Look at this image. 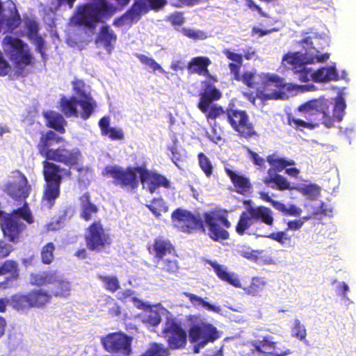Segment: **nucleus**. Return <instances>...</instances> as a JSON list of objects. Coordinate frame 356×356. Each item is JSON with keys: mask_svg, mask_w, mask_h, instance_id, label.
<instances>
[{"mask_svg": "<svg viewBox=\"0 0 356 356\" xmlns=\"http://www.w3.org/2000/svg\"><path fill=\"white\" fill-rule=\"evenodd\" d=\"M305 53L289 52L284 56L282 63L291 67L296 78L302 82L310 80L315 82H328L337 79L338 74L334 66L323 67L316 71L307 67V64L325 62L330 58L327 53L321 54L325 40L317 35L307 36L302 41Z\"/></svg>", "mask_w": 356, "mask_h": 356, "instance_id": "nucleus-1", "label": "nucleus"}, {"mask_svg": "<svg viewBox=\"0 0 356 356\" xmlns=\"http://www.w3.org/2000/svg\"><path fill=\"white\" fill-rule=\"evenodd\" d=\"M345 108L343 99L339 97L336 99L334 105L328 99L320 98L305 103L298 108V110L310 117L319 113L321 115L322 124L326 127H331L335 121L340 122L342 120Z\"/></svg>", "mask_w": 356, "mask_h": 356, "instance_id": "nucleus-2", "label": "nucleus"}, {"mask_svg": "<svg viewBox=\"0 0 356 356\" xmlns=\"http://www.w3.org/2000/svg\"><path fill=\"white\" fill-rule=\"evenodd\" d=\"M115 10L116 6L107 0H95V3L79 6L70 23L92 29L97 23L111 17Z\"/></svg>", "mask_w": 356, "mask_h": 356, "instance_id": "nucleus-3", "label": "nucleus"}, {"mask_svg": "<svg viewBox=\"0 0 356 356\" xmlns=\"http://www.w3.org/2000/svg\"><path fill=\"white\" fill-rule=\"evenodd\" d=\"M243 82L250 88H256L258 95L264 99L281 98L278 90L286 86L284 80L274 74H257L253 72H245L242 76Z\"/></svg>", "mask_w": 356, "mask_h": 356, "instance_id": "nucleus-4", "label": "nucleus"}, {"mask_svg": "<svg viewBox=\"0 0 356 356\" xmlns=\"http://www.w3.org/2000/svg\"><path fill=\"white\" fill-rule=\"evenodd\" d=\"M60 139V138L57 137L54 131H49L40 138V143L38 145L39 152L47 160L60 162L68 167L76 165L81 158V153L78 149L58 147L54 149L49 148L54 141L58 142Z\"/></svg>", "mask_w": 356, "mask_h": 356, "instance_id": "nucleus-5", "label": "nucleus"}, {"mask_svg": "<svg viewBox=\"0 0 356 356\" xmlns=\"http://www.w3.org/2000/svg\"><path fill=\"white\" fill-rule=\"evenodd\" d=\"M33 217L26 205L14 210L11 213L0 211V223L3 234L13 243H17L19 236L25 228L24 222H33Z\"/></svg>", "mask_w": 356, "mask_h": 356, "instance_id": "nucleus-6", "label": "nucleus"}, {"mask_svg": "<svg viewBox=\"0 0 356 356\" xmlns=\"http://www.w3.org/2000/svg\"><path fill=\"white\" fill-rule=\"evenodd\" d=\"M70 175V171L47 161H43V174L46 181V188L42 198V205L50 209L54 200L58 197L61 175Z\"/></svg>", "mask_w": 356, "mask_h": 356, "instance_id": "nucleus-7", "label": "nucleus"}, {"mask_svg": "<svg viewBox=\"0 0 356 356\" xmlns=\"http://www.w3.org/2000/svg\"><path fill=\"white\" fill-rule=\"evenodd\" d=\"M221 337V332L212 324L207 322H199L192 325L189 331V339L194 344L193 350L200 352L209 343H214Z\"/></svg>", "mask_w": 356, "mask_h": 356, "instance_id": "nucleus-8", "label": "nucleus"}, {"mask_svg": "<svg viewBox=\"0 0 356 356\" xmlns=\"http://www.w3.org/2000/svg\"><path fill=\"white\" fill-rule=\"evenodd\" d=\"M142 167L123 168L118 165H108L102 175L113 179V183L122 188L135 189L138 186V177L140 178Z\"/></svg>", "mask_w": 356, "mask_h": 356, "instance_id": "nucleus-9", "label": "nucleus"}, {"mask_svg": "<svg viewBox=\"0 0 356 356\" xmlns=\"http://www.w3.org/2000/svg\"><path fill=\"white\" fill-rule=\"evenodd\" d=\"M166 3V0H135L131 8L120 18L115 19L113 24L118 26H129L138 22L150 9L159 10Z\"/></svg>", "mask_w": 356, "mask_h": 356, "instance_id": "nucleus-10", "label": "nucleus"}, {"mask_svg": "<svg viewBox=\"0 0 356 356\" xmlns=\"http://www.w3.org/2000/svg\"><path fill=\"white\" fill-rule=\"evenodd\" d=\"M204 222L209 230V236L214 241L228 238L229 233L225 228H229L231 223L227 220V212L222 210H215L205 213Z\"/></svg>", "mask_w": 356, "mask_h": 356, "instance_id": "nucleus-11", "label": "nucleus"}, {"mask_svg": "<svg viewBox=\"0 0 356 356\" xmlns=\"http://www.w3.org/2000/svg\"><path fill=\"white\" fill-rule=\"evenodd\" d=\"M4 50L19 70L31 62V56L26 44L21 40L12 36L3 39Z\"/></svg>", "mask_w": 356, "mask_h": 356, "instance_id": "nucleus-12", "label": "nucleus"}, {"mask_svg": "<svg viewBox=\"0 0 356 356\" xmlns=\"http://www.w3.org/2000/svg\"><path fill=\"white\" fill-rule=\"evenodd\" d=\"M133 304L137 308L143 309L138 314L137 318L147 325L156 326L161 323L162 318H164L166 322L168 319L173 318L166 309L159 306L151 307L137 298H133Z\"/></svg>", "mask_w": 356, "mask_h": 356, "instance_id": "nucleus-13", "label": "nucleus"}, {"mask_svg": "<svg viewBox=\"0 0 356 356\" xmlns=\"http://www.w3.org/2000/svg\"><path fill=\"white\" fill-rule=\"evenodd\" d=\"M86 240L90 250L100 251L110 243L108 235L104 230L99 222L92 223L87 229Z\"/></svg>", "mask_w": 356, "mask_h": 356, "instance_id": "nucleus-14", "label": "nucleus"}, {"mask_svg": "<svg viewBox=\"0 0 356 356\" xmlns=\"http://www.w3.org/2000/svg\"><path fill=\"white\" fill-rule=\"evenodd\" d=\"M163 332L171 348H181L185 346L186 334L175 322L174 318L164 323Z\"/></svg>", "mask_w": 356, "mask_h": 356, "instance_id": "nucleus-15", "label": "nucleus"}, {"mask_svg": "<svg viewBox=\"0 0 356 356\" xmlns=\"http://www.w3.org/2000/svg\"><path fill=\"white\" fill-rule=\"evenodd\" d=\"M172 220L174 226L184 232H191L202 225V220L199 217L186 210L180 209L172 213Z\"/></svg>", "mask_w": 356, "mask_h": 356, "instance_id": "nucleus-16", "label": "nucleus"}, {"mask_svg": "<svg viewBox=\"0 0 356 356\" xmlns=\"http://www.w3.org/2000/svg\"><path fill=\"white\" fill-rule=\"evenodd\" d=\"M72 84L76 95L74 97L79 99V107L82 111L80 116L85 120L88 119L96 107V102L87 92L86 85L82 81H74Z\"/></svg>", "mask_w": 356, "mask_h": 356, "instance_id": "nucleus-17", "label": "nucleus"}, {"mask_svg": "<svg viewBox=\"0 0 356 356\" xmlns=\"http://www.w3.org/2000/svg\"><path fill=\"white\" fill-rule=\"evenodd\" d=\"M232 128L242 136L250 137L255 134L253 126L250 122L246 113L242 111H229L226 114Z\"/></svg>", "mask_w": 356, "mask_h": 356, "instance_id": "nucleus-18", "label": "nucleus"}, {"mask_svg": "<svg viewBox=\"0 0 356 356\" xmlns=\"http://www.w3.org/2000/svg\"><path fill=\"white\" fill-rule=\"evenodd\" d=\"M105 349L108 352L128 355L131 353V338L122 333H112L102 339Z\"/></svg>", "mask_w": 356, "mask_h": 356, "instance_id": "nucleus-19", "label": "nucleus"}, {"mask_svg": "<svg viewBox=\"0 0 356 356\" xmlns=\"http://www.w3.org/2000/svg\"><path fill=\"white\" fill-rule=\"evenodd\" d=\"M7 191L13 199H25L29 195L31 187L28 185L25 176L20 172L15 171L8 184Z\"/></svg>", "mask_w": 356, "mask_h": 356, "instance_id": "nucleus-20", "label": "nucleus"}, {"mask_svg": "<svg viewBox=\"0 0 356 356\" xmlns=\"http://www.w3.org/2000/svg\"><path fill=\"white\" fill-rule=\"evenodd\" d=\"M140 181L143 188L147 189L151 193H153L159 186L167 188L169 186V181L165 177L143 168L140 172Z\"/></svg>", "mask_w": 356, "mask_h": 356, "instance_id": "nucleus-21", "label": "nucleus"}, {"mask_svg": "<svg viewBox=\"0 0 356 356\" xmlns=\"http://www.w3.org/2000/svg\"><path fill=\"white\" fill-rule=\"evenodd\" d=\"M116 40V34L110 26L106 25L101 28L95 39V43L97 47L104 48L110 54L114 47Z\"/></svg>", "mask_w": 356, "mask_h": 356, "instance_id": "nucleus-22", "label": "nucleus"}, {"mask_svg": "<svg viewBox=\"0 0 356 356\" xmlns=\"http://www.w3.org/2000/svg\"><path fill=\"white\" fill-rule=\"evenodd\" d=\"M203 83L204 88L200 94V98L198 108L202 112L206 113L211 103L214 100L220 99L221 94L218 90L207 81H204Z\"/></svg>", "mask_w": 356, "mask_h": 356, "instance_id": "nucleus-23", "label": "nucleus"}, {"mask_svg": "<svg viewBox=\"0 0 356 356\" xmlns=\"http://www.w3.org/2000/svg\"><path fill=\"white\" fill-rule=\"evenodd\" d=\"M183 295L188 298L191 303L197 309L203 308L209 312L223 314L222 309L218 305L211 304L201 297L191 293L184 292Z\"/></svg>", "mask_w": 356, "mask_h": 356, "instance_id": "nucleus-24", "label": "nucleus"}, {"mask_svg": "<svg viewBox=\"0 0 356 356\" xmlns=\"http://www.w3.org/2000/svg\"><path fill=\"white\" fill-rule=\"evenodd\" d=\"M56 274L55 270L33 273L30 275L29 281L32 285L51 286L57 280Z\"/></svg>", "mask_w": 356, "mask_h": 356, "instance_id": "nucleus-25", "label": "nucleus"}, {"mask_svg": "<svg viewBox=\"0 0 356 356\" xmlns=\"http://www.w3.org/2000/svg\"><path fill=\"white\" fill-rule=\"evenodd\" d=\"M207 263L213 268L220 280L226 281L236 287H241L239 279L234 273H229L226 266L211 261H207Z\"/></svg>", "mask_w": 356, "mask_h": 356, "instance_id": "nucleus-26", "label": "nucleus"}, {"mask_svg": "<svg viewBox=\"0 0 356 356\" xmlns=\"http://www.w3.org/2000/svg\"><path fill=\"white\" fill-rule=\"evenodd\" d=\"M211 64L209 58L198 56L192 58L188 64V70L190 73H196L202 76H210L208 66Z\"/></svg>", "mask_w": 356, "mask_h": 356, "instance_id": "nucleus-27", "label": "nucleus"}, {"mask_svg": "<svg viewBox=\"0 0 356 356\" xmlns=\"http://www.w3.org/2000/svg\"><path fill=\"white\" fill-rule=\"evenodd\" d=\"M9 305L17 312L26 314L31 308L29 294L21 293L13 295L9 298Z\"/></svg>", "mask_w": 356, "mask_h": 356, "instance_id": "nucleus-28", "label": "nucleus"}, {"mask_svg": "<svg viewBox=\"0 0 356 356\" xmlns=\"http://www.w3.org/2000/svg\"><path fill=\"white\" fill-rule=\"evenodd\" d=\"M79 106V99L75 97L70 98L63 97L60 101V108L61 111L66 115V117H72L80 115L82 112L80 108V111L78 110L77 106Z\"/></svg>", "mask_w": 356, "mask_h": 356, "instance_id": "nucleus-29", "label": "nucleus"}, {"mask_svg": "<svg viewBox=\"0 0 356 356\" xmlns=\"http://www.w3.org/2000/svg\"><path fill=\"white\" fill-rule=\"evenodd\" d=\"M56 281L50 286L49 293L58 297H67L70 294L71 284L60 274H56Z\"/></svg>", "mask_w": 356, "mask_h": 356, "instance_id": "nucleus-30", "label": "nucleus"}, {"mask_svg": "<svg viewBox=\"0 0 356 356\" xmlns=\"http://www.w3.org/2000/svg\"><path fill=\"white\" fill-rule=\"evenodd\" d=\"M255 220H257V219L256 217H254V207L248 203L246 211H244L241 216L240 220L236 228V232L239 234H243L244 232L248 228H249Z\"/></svg>", "mask_w": 356, "mask_h": 356, "instance_id": "nucleus-31", "label": "nucleus"}, {"mask_svg": "<svg viewBox=\"0 0 356 356\" xmlns=\"http://www.w3.org/2000/svg\"><path fill=\"white\" fill-rule=\"evenodd\" d=\"M24 24L26 29L27 37L34 42L38 51H41V48L43 45L44 41L38 34V23L32 19L27 18L25 19Z\"/></svg>", "mask_w": 356, "mask_h": 356, "instance_id": "nucleus-32", "label": "nucleus"}, {"mask_svg": "<svg viewBox=\"0 0 356 356\" xmlns=\"http://www.w3.org/2000/svg\"><path fill=\"white\" fill-rule=\"evenodd\" d=\"M30 303L32 307H42L49 302L51 295L44 289H34L29 293Z\"/></svg>", "mask_w": 356, "mask_h": 356, "instance_id": "nucleus-33", "label": "nucleus"}, {"mask_svg": "<svg viewBox=\"0 0 356 356\" xmlns=\"http://www.w3.org/2000/svg\"><path fill=\"white\" fill-rule=\"evenodd\" d=\"M154 251L156 261L175 253V250L170 241L156 239L154 244Z\"/></svg>", "mask_w": 356, "mask_h": 356, "instance_id": "nucleus-34", "label": "nucleus"}, {"mask_svg": "<svg viewBox=\"0 0 356 356\" xmlns=\"http://www.w3.org/2000/svg\"><path fill=\"white\" fill-rule=\"evenodd\" d=\"M44 117L47 120V124L50 127L60 133L65 131L64 127L66 124V121L60 114L55 111H47L44 113Z\"/></svg>", "mask_w": 356, "mask_h": 356, "instance_id": "nucleus-35", "label": "nucleus"}, {"mask_svg": "<svg viewBox=\"0 0 356 356\" xmlns=\"http://www.w3.org/2000/svg\"><path fill=\"white\" fill-rule=\"evenodd\" d=\"M226 172L232 179L234 186L237 188V191L241 193L248 192L250 188V183L249 180L242 176L236 174L231 170L227 169Z\"/></svg>", "mask_w": 356, "mask_h": 356, "instance_id": "nucleus-36", "label": "nucleus"}, {"mask_svg": "<svg viewBox=\"0 0 356 356\" xmlns=\"http://www.w3.org/2000/svg\"><path fill=\"white\" fill-rule=\"evenodd\" d=\"M81 216L86 220H90L98 211V208L90 201L89 195L86 193L81 198Z\"/></svg>", "mask_w": 356, "mask_h": 356, "instance_id": "nucleus-37", "label": "nucleus"}, {"mask_svg": "<svg viewBox=\"0 0 356 356\" xmlns=\"http://www.w3.org/2000/svg\"><path fill=\"white\" fill-rule=\"evenodd\" d=\"M157 266L161 270L169 273H175L179 269V263L175 253L156 261Z\"/></svg>", "mask_w": 356, "mask_h": 356, "instance_id": "nucleus-38", "label": "nucleus"}, {"mask_svg": "<svg viewBox=\"0 0 356 356\" xmlns=\"http://www.w3.org/2000/svg\"><path fill=\"white\" fill-rule=\"evenodd\" d=\"M136 56L142 64L149 67L152 72L159 71L166 78H169L168 73L152 58L141 54H136Z\"/></svg>", "mask_w": 356, "mask_h": 356, "instance_id": "nucleus-39", "label": "nucleus"}, {"mask_svg": "<svg viewBox=\"0 0 356 356\" xmlns=\"http://www.w3.org/2000/svg\"><path fill=\"white\" fill-rule=\"evenodd\" d=\"M254 217L257 220L261 219L263 222L268 225L273 224L274 218L273 216V211L265 207H254Z\"/></svg>", "mask_w": 356, "mask_h": 356, "instance_id": "nucleus-40", "label": "nucleus"}, {"mask_svg": "<svg viewBox=\"0 0 356 356\" xmlns=\"http://www.w3.org/2000/svg\"><path fill=\"white\" fill-rule=\"evenodd\" d=\"M99 280L103 283L104 288L112 293L115 292L120 288L118 277L115 275H98Z\"/></svg>", "mask_w": 356, "mask_h": 356, "instance_id": "nucleus-41", "label": "nucleus"}, {"mask_svg": "<svg viewBox=\"0 0 356 356\" xmlns=\"http://www.w3.org/2000/svg\"><path fill=\"white\" fill-rule=\"evenodd\" d=\"M297 189L310 200H316L321 194V188L316 184H303L298 186Z\"/></svg>", "mask_w": 356, "mask_h": 356, "instance_id": "nucleus-42", "label": "nucleus"}, {"mask_svg": "<svg viewBox=\"0 0 356 356\" xmlns=\"http://www.w3.org/2000/svg\"><path fill=\"white\" fill-rule=\"evenodd\" d=\"M273 207L284 214L293 216H300L302 213V209L293 204L285 205L280 202H273Z\"/></svg>", "mask_w": 356, "mask_h": 356, "instance_id": "nucleus-43", "label": "nucleus"}, {"mask_svg": "<svg viewBox=\"0 0 356 356\" xmlns=\"http://www.w3.org/2000/svg\"><path fill=\"white\" fill-rule=\"evenodd\" d=\"M266 284L265 280L262 277H254L250 286L245 288V292L251 296H257L262 291Z\"/></svg>", "mask_w": 356, "mask_h": 356, "instance_id": "nucleus-44", "label": "nucleus"}, {"mask_svg": "<svg viewBox=\"0 0 356 356\" xmlns=\"http://www.w3.org/2000/svg\"><path fill=\"white\" fill-rule=\"evenodd\" d=\"M141 356H169V351L163 345L154 343Z\"/></svg>", "mask_w": 356, "mask_h": 356, "instance_id": "nucleus-45", "label": "nucleus"}, {"mask_svg": "<svg viewBox=\"0 0 356 356\" xmlns=\"http://www.w3.org/2000/svg\"><path fill=\"white\" fill-rule=\"evenodd\" d=\"M310 118H308V117H306V119H307V122L304 121L300 119H296V118H289V122L290 125L295 127L296 128L302 129V128H307L309 129H312L318 126V123L313 120L312 117L309 116Z\"/></svg>", "mask_w": 356, "mask_h": 356, "instance_id": "nucleus-46", "label": "nucleus"}, {"mask_svg": "<svg viewBox=\"0 0 356 356\" xmlns=\"http://www.w3.org/2000/svg\"><path fill=\"white\" fill-rule=\"evenodd\" d=\"M291 335L300 341H304L307 336L305 326L298 318L294 319L291 327Z\"/></svg>", "mask_w": 356, "mask_h": 356, "instance_id": "nucleus-47", "label": "nucleus"}, {"mask_svg": "<svg viewBox=\"0 0 356 356\" xmlns=\"http://www.w3.org/2000/svg\"><path fill=\"white\" fill-rule=\"evenodd\" d=\"M267 161L277 171H282L286 165H293L295 164V162L292 160L288 161L273 155L268 156Z\"/></svg>", "mask_w": 356, "mask_h": 356, "instance_id": "nucleus-48", "label": "nucleus"}, {"mask_svg": "<svg viewBox=\"0 0 356 356\" xmlns=\"http://www.w3.org/2000/svg\"><path fill=\"white\" fill-rule=\"evenodd\" d=\"M9 273L14 279H17V264L12 260L6 261L3 266L0 267V275Z\"/></svg>", "mask_w": 356, "mask_h": 356, "instance_id": "nucleus-49", "label": "nucleus"}, {"mask_svg": "<svg viewBox=\"0 0 356 356\" xmlns=\"http://www.w3.org/2000/svg\"><path fill=\"white\" fill-rule=\"evenodd\" d=\"M305 207L307 208L308 211L312 212L314 216L321 213L324 214L325 216H330L332 212V208L325 205L324 203L318 204V205L314 207L305 204Z\"/></svg>", "mask_w": 356, "mask_h": 356, "instance_id": "nucleus-50", "label": "nucleus"}, {"mask_svg": "<svg viewBox=\"0 0 356 356\" xmlns=\"http://www.w3.org/2000/svg\"><path fill=\"white\" fill-rule=\"evenodd\" d=\"M199 165L207 177H210L213 172V165L209 159L203 153L198 155Z\"/></svg>", "mask_w": 356, "mask_h": 356, "instance_id": "nucleus-51", "label": "nucleus"}, {"mask_svg": "<svg viewBox=\"0 0 356 356\" xmlns=\"http://www.w3.org/2000/svg\"><path fill=\"white\" fill-rule=\"evenodd\" d=\"M55 247L52 243H48L44 245L41 252V258L44 264H50L54 259Z\"/></svg>", "mask_w": 356, "mask_h": 356, "instance_id": "nucleus-52", "label": "nucleus"}, {"mask_svg": "<svg viewBox=\"0 0 356 356\" xmlns=\"http://www.w3.org/2000/svg\"><path fill=\"white\" fill-rule=\"evenodd\" d=\"M181 33L185 36L193 40H204L207 38V34L200 30H195L192 29L183 28L181 31Z\"/></svg>", "mask_w": 356, "mask_h": 356, "instance_id": "nucleus-53", "label": "nucleus"}, {"mask_svg": "<svg viewBox=\"0 0 356 356\" xmlns=\"http://www.w3.org/2000/svg\"><path fill=\"white\" fill-rule=\"evenodd\" d=\"M264 181L266 184H270V183L273 182L280 190L288 189L290 186L289 182L286 179V178L281 175H276L274 178L270 179H264Z\"/></svg>", "mask_w": 356, "mask_h": 356, "instance_id": "nucleus-54", "label": "nucleus"}, {"mask_svg": "<svg viewBox=\"0 0 356 356\" xmlns=\"http://www.w3.org/2000/svg\"><path fill=\"white\" fill-rule=\"evenodd\" d=\"M102 135L108 136L109 138L114 140H122L124 137L123 130L119 127H111Z\"/></svg>", "mask_w": 356, "mask_h": 356, "instance_id": "nucleus-55", "label": "nucleus"}, {"mask_svg": "<svg viewBox=\"0 0 356 356\" xmlns=\"http://www.w3.org/2000/svg\"><path fill=\"white\" fill-rule=\"evenodd\" d=\"M148 207L157 216H160L161 211H165V207L162 199H154L153 202L148 205Z\"/></svg>", "mask_w": 356, "mask_h": 356, "instance_id": "nucleus-56", "label": "nucleus"}, {"mask_svg": "<svg viewBox=\"0 0 356 356\" xmlns=\"http://www.w3.org/2000/svg\"><path fill=\"white\" fill-rule=\"evenodd\" d=\"M4 19L6 22V28L10 29V31L15 29L20 22V17L17 14L12 13L9 17L5 15Z\"/></svg>", "mask_w": 356, "mask_h": 356, "instance_id": "nucleus-57", "label": "nucleus"}, {"mask_svg": "<svg viewBox=\"0 0 356 356\" xmlns=\"http://www.w3.org/2000/svg\"><path fill=\"white\" fill-rule=\"evenodd\" d=\"M76 0H51L50 8L51 10H56L58 8L67 6L70 9L73 7Z\"/></svg>", "mask_w": 356, "mask_h": 356, "instance_id": "nucleus-58", "label": "nucleus"}, {"mask_svg": "<svg viewBox=\"0 0 356 356\" xmlns=\"http://www.w3.org/2000/svg\"><path fill=\"white\" fill-rule=\"evenodd\" d=\"M200 0H170V3L173 6L181 8L183 6H193L197 4Z\"/></svg>", "mask_w": 356, "mask_h": 356, "instance_id": "nucleus-59", "label": "nucleus"}, {"mask_svg": "<svg viewBox=\"0 0 356 356\" xmlns=\"http://www.w3.org/2000/svg\"><path fill=\"white\" fill-rule=\"evenodd\" d=\"M225 113L223 112L222 108L217 106H212L209 110L207 117L208 120L215 119L216 118L222 115L226 118Z\"/></svg>", "mask_w": 356, "mask_h": 356, "instance_id": "nucleus-60", "label": "nucleus"}, {"mask_svg": "<svg viewBox=\"0 0 356 356\" xmlns=\"http://www.w3.org/2000/svg\"><path fill=\"white\" fill-rule=\"evenodd\" d=\"M13 250L12 245L0 241V259L7 257Z\"/></svg>", "mask_w": 356, "mask_h": 356, "instance_id": "nucleus-61", "label": "nucleus"}, {"mask_svg": "<svg viewBox=\"0 0 356 356\" xmlns=\"http://www.w3.org/2000/svg\"><path fill=\"white\" fill-rule=\"evenodd\" d=\"M266 236L273 240H275L281 244H284L286 242V241L288 240L286 234L284 232H277L276 233H272Z\"/></svg>", "mask_w": 356, "mask_h": 356, "instance_id": "nucleus-62", "label": "nucleus"}, {"mask_svg": "<svg viewBox=\"0 0 356 356\" xmlns=\"http://www.w3.org/2000/svg\"><path fill=\"white\" fill-rule=\"evenodd\" d=\"M223 54L226 56V57L228 59H229L235 63H237L238 64H242V62H243L242 55L234 53L229 49H225L223 51Z\"/></svg>", "mask_w": 356, "mask_h": 356, "instance_id": "nucleus-63", "label": "nucleus"}, {"mask_svg": "<svg viewBox=\"0 0 356 356\" xmlns=\"http://www.w3.org/2000/svg\"><path fill=\"white\" fill-rule=\"evenodd\" d=\"M207 136L211 141L216 144L222 140L220 131H218L215 127H212L210 132L207 131Z\"/></svg>", "mask_w": 356, "mask_h": 356, "instance_id": "nucleus-64", "label": "nucleus"}]
</instances>
